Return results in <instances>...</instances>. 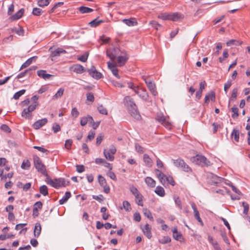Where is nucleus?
<instances>
[{
    "label": "nucleus",
    "mask_w": 250,
    "mask_h": 250,
    "mask_svg": "<svg viewBox=\"0 0 250 250\" xmlns=\"http://www.w3.org/2000/svg\"><path fill=\"white\" fill-rule=\"evenodd\" d=\"M125 105L127 107L131 115L137 120L141 118L137 106L132 98L130 96H126L124 98Z\"/></svg>",
    "instance_id": "1"
},
{
    "label": "nucleus",
    "mask_w": 250,
    "mask_h": 250,
    "mask_svg": "<svg viewBox=\"0 0 250 250\" xmlns=\"http://www.w3.org/2000/svg\"><path fill=\"white\" fill-rule=\"evenodd\" d=\"M45 182L47 184L50 185L55 188H58L61 186L65 187L68 185L69 183V182L66 181L64 178H61L52 180L48 176H47Z\"/></svg>",
    "instance_id": "2"
},
{
    "label": "nucleus",
    "mask_w": 250,
    "mask_h": 250,
    "mask_svg": "<svg viewBox=\"0 0 250 250\" xmlns=\"http://www.w3.org/2000/svg\"><path fill=\"white\" fill-rule=\"evenodd\" d=\"M173 165L176 167L180 169L183 171L190 173L192 170L189 166L181 158H178L176 160H172Z\"/></svg>",
    "instance_id": "3"
},
{
    "label": "nucleus",
    "mask_w": 250,
    "mask_h": 250,
    "mask_svg": "<svg viewBox=\"0 0 250 250\" xmlns=\"http://www.w3.org/2000/svg\"><path fill=\"white\" fill-rule=\"evenodd\" d=\"M34 164L38 172H40L44 176H48L46 167L39 157L35 156L34 157Z\"/></svg>",
    "instance_id": "4"
},
{
    "label": "nucleus",
    "mask_w": 250,
    "mask_h": 250,
    "mask_svg": "<svg viewBox=\"0 0 250 250\" xmlns=\"http://www.w3.org/2000/svg\"><path fill=\"white\" fill-rule=\"evenodd\" d=\"M130 191L135 197V202L138 205L143 206V196L137 188L132 186L130 187Z\"/></svg>",
    "instance_id": "5"
},
{
    "label": "nucleus",
    "mask_w": 250,
    "mask_h": 250,
    "mask_svg": "<svg viewBox=\"0 0 250 250\" xmlns=\"http://www.w3.org/2000/svg\"><path fill=\"white\" fill-rule=\"evenodd\" d=\"M193 162L202 166H208L210 165V162L204 156L197 155L192 158Z\"/></svg>",
    "instance_id": "6"
},
{
    "label": "nucleus",
    "mask_w": 250,
    "mask_h": 250,
    "mask_svg": "<svg viewBox=\"0 0 250 250\" xmlns=\"http://www.w3.org/2000/svg\"><path fill=\"white\" fill-rule=\"evenodd\" d=\"M120 53V50L118 47L109 48L106 51V55L111 60L115 59Z\"/></svg>",
    "instance_id": "7"
},
{
    "label": "nucleus",
    "mask_w": 250,
    "mask_h": 250,
    "mask_svg": "<svg viewBox=\"0 0 250 250\" xmlns=\"http://www.w3.org/2000/svg\"><path fill=\"white\" fill-rule=\"evenodd\" d=\"M87 71L89 74L95 79L98 80L103 77L102 73L98 72L94 66H92L90 69L87 70Z\"/></svg>",
    "instance_id": "8"
},
{
    "label": "nucleus",
    "mask_w": 250,
    "mask_h": 250,
    "mask_svg": "<svg viewBox=\"0 0 250 250\" xmlns=\"http://www.w3.org/2000/svg\"><path fill=\"white\" fill-rule=\"evenodd\" d=\"M148 88L154 96H156L157 92L156 90V86L154 83L151 81H147L146 79H144Z\"/></svg>",
    "instance_id": "9"
},
{
    "label": "nucleus",
    "mask_w": 250,
    "mask_h": 250,
    "mask_svg": "<svg viewBox=\"0 0 250 250\" xmlns=\"http://www.w3.org/2000/svg\"><path fill=\"white\" fill-rule=\"evenodd\" d=\"M48 120L47 118H43L37 121L34 123L32 126L35 129H39L41 127L47 124Z\"/></svg>",
    "instance_id": "10"
},
{
    "label": "nucleus",
    "mask_w": 250,
    "mask_h": 250,
    "mask_svg": "<svg viewBox=\"0 0 250 250\" xmlns=\"http://www.w3.org/2000/svg\"><path fill=\"white\" fill-rule=\"evenodd\" d=\"M70 69L77 74H82L85 71L84 67L80 64H75L70 67Z\"/></svg>",
    "instance_id": "11"
},
{
    "label": "nucleus",
    "mask_w": 250,
    "mask_h": 250,
    "mask_svg": "<svg viewBox=\"0 0 250 250\" xmlns=\"http://www.w3.org/2000/svg\"><path fill=\"white\" fill-rule=\"evenodd\" d=\"M128 60L127 55L125 52H121V54L117 58V61L120 66H123Z\"/></svg>",
    "instance_id": "12"
},
{
    "label": "nucleus",
    "mask_w": 250,
    "mask_h": 250,
    "mask_svg": "<svg viewBox=\"0 0 250 250\" xmlns=\"http://www.w3.org/2000/svg\"><path fill=\"white\" fill-rule=\"evenodd\" d=\"M156 119L159 122L161 123L166 127L168 128L169 127L170 123L167 120L166 118L163 116V115L161 114H158Z\"/></svg>",
    "instance_id": "13"
},
{
    "label": "nucleus",
    "mask_w": 250,
    "mask_h": 250,
    "mask_svg": "<svg viewBox=\"0 0 250 250\" xmlns=\"http://www.w3.org/2000/svg\"><path fill=\"white\" fill-rule=\"evenodd\" d=\"M107 65L108 68L112 71L113 75L118 79H120V77L118 74V69L117 68L116 65L110 62H107Z\"/></svg>",
    "instance_id": "14"
},
{
    "label": "nucleus",
    "mask_w": 250,
    "mask_h": 250,
    "mask_svg": "<svg viewBox=\"0 0 250 250\" xmlns=\"http://www.w3.org/2000/svg\"><path fill=\"white\" fill-rule=\"evenodd\" d=\"M143 161L146 167H151L153 165V162L152 160L147 154H145L143 155Z\"/></svg>",
    "instance_id": "15"
},
{
    "label": "nucleus",
    "mask_w": 250,
    "mask_h": 250,
    "mask_svg": "<svg viewBox=\"0 0 250 250\" xmlns=\"http://www.w3.org/2000/svg\"><path fill=\"white\" fill-rule=\"evenodd\" d=\"M151 229V228L148 224H146L144 228L142 229L144 234L148 239H150L152 237Z\"/></svg>",
    "instance_id": "16"
},
{
    "label": "nucleus",
    "mask_w": 250,
    "mask_h": 250,
    "mask_svg": "<svg viewBox=\"0 0 250 250\" xmlns=\"http://www.w3.org/2000/svg\"><path fill=\"white\" fill-rule=\"evenodd\" d=\"M155 172L161 183L165 185L166 184V181L165 180L166 175L158 169H156Z\"/></svg>",
    "instance_id": "17"
},
{
    "label": "nucleus",
    "mask_w": 250,
    "mask_h": 250,
    "mask_svg": "<svg viewBox=\"0 0 250 250\" xmlns=\"http://www.w3.org/2000/svg\"><path fill=\"white\" fill-rule=\"evenodd\" d=\"M209 100L214 102L215 100V94L213 91H210L207 94L205 98V103L208 104Z\"/></svg>",
    "instance_id": "18"
},
{
    "label": "nucleus",
    "mask_w": 250,
    "mask_h": 250,
    "mask_svg": "<svg viewBox=\"0 0 250 250\" xmlns=\"http://www.w3.org/2000/svg\"><path fill=\"white\" fill-rule=\"evenodd\" d=\"M24 12V10L23 8L21 9L17 12H16L14 15H12L10 17V19L12 21H15V20L20 19L23 16Z\"/></svg>",
    "instance_id": "19"
},
{
    "label": "nucleus",
    "mask_w": 250,
    "mask_h": 250,
    "mask_svg": "<svg viewBox=\"0 0 250 250\" xmlns=\"http://www.w3.org/2000/svg\"><path fill=\"white\" fill-rule=\"evenodd\" d=\"M138 96L144 101H147L148 98V95L146 89L144 88H140V91L138 93Z\"/></svg>",
    "instance_id": "20"
},
{
    "label": "nucleus",
    "mask_w": 250,
    "mask_h": 250,
    "mask_svg": "<svg viewBox=\"0 0 250 250\" xmlns=\"http://www.w3.org/2000/svg\"><path fill=\"white\" fill-rule=\"evenodd\" d=\"M38 75L44 80L49 79L52 75L46 73V71L43 70H40L37 71Z\"/></svg>",
    "instance_id": "21"
},
{
    "label": "nucleus",
    "mask_w": 250,
    "mask_h": 250,
    "mask_svg": "<svg viewBox=\"0 0 250 250\" xmlns=\"http://www.w3.org/2000/svg\"><path fill=\"white\" fill-rule=\"evenodd\" d=\"M123 22L129 26H134L138 24V22L133 19H124Z\"/></svg>",
    "instance_id": "22"
},
{
    "label": "nucleus",
    "mask_w": 250,
    "mask_h": 250,
    "mask_svg": "<svg viewBox=\"0 0 250 250\" xmlns=\"http://www.w3.org/2000/svg\"><path fill=\"white\" fill-rule=\"evenodd\" d=\"M145 182L150 188H154L155 186V181L150 177H146L145 179Z\"/></svg>",
    "instance_id": "23"
},
{
    "label": "nucleus",
    "mask_w": 250,
    "mask_h": 250,
    "mask_svg": "<svg viewBox=\"0 0 250 250\" xmlns=\"http://www.w3.org/2000/svg\"><path fill=\"white\" fill-rule=\"evenodd\" d=\"M173 238L178 241H181L183 239L182 235L180 232L177 231L176 228H174L173 230Z\"/></svg>",
    "instance_id": "24"
},
{
    "label": "nucleus",
    "mask_w": 250,
    "mask_h": 250,
    "mask_svg": "<svg viewBox=\"0 0 250 250\" xmlns=\"http://www.w3.org/2000/svg\"><path fill=\"white\" fill-rule=\"evenodd\" d=\"M65 53L66 51L64 49L61 48H58L57 49L51 52V56L52 57H55L60 56L61 54H64Z\"/></svg>",
    "instance_id": "25"
},
{
    "label": "nucleus",
    "mask_w": 250,
    "mask_h": 250,
    "mask_svg": "<svg viewBox=\"0 0 250 250\" xmlns=\"http://www.w3.org/2000/svg\"><path fill=\"white\" fill-rule=\"evenodd\" d=\"M88 121L92 123L93 121V119L91 116H88L87 117H83L81 118L80 124L82 126H84Z\"/></svg>",
    "instance_id": "26"
},
{
    "label": "nucleus",
    "mask_w": 250,
    "mask_h": 250,
    "mask_svg": "<svg viewBox=\"0 0 250 250\" xmlns=\"http://www.w3.org/2000/svg\"><path fill=\"white\" fill-rule=\"evenodd\" d=\"M41 224L39 223H37L35 224L34 230V234L35 237H38L41 232Z\"/></svg>",
    "instance_id": "27"
},
{
    "label": "nucleus",
    "mask_w": 250,
    "mask_h": 250,
    "mask_svg": "<svg viewBox=\"0 0 250 250\" xmlns=\"http://www.w3.org/2000/svg\"><path fill=\"white\" fill-rule=\"evenodd\" d=\"M231 136L232 138H233L234 140L238 142L239 139V131L238 129L234 128L231 132Z\"/></svg>",
    "instance_id": "28"
},
{
    "label": "nucleus",
    "mask_w": 250,
    "mask_h": 250,
    "mask_svg": "<svg viewBox=\"0 0 250 250\" xmlns=\"http://www.w3.org/2000/svg\"><path fill=\"white\" fill-rule=\"evenodd\" d=\"M71 193L70 192H66L63 197L59 200V203L62 205L65 203L71 197Z\"/></svg>",
    "instance_id": "29"
},
{
    "label": "nucleus",
    "mask_w": 250,
    "mask_h": 250,
    "mask_svg": "<svg viewBox=\"0 0 250 250\" xmlns=\"http://www.w3.org/2000/svg\"><path fill=\"white\" fill-rule=\"evenodd\" d=\"M155 192L161 197H164L165 195V191L164 188L161 186H157L155 190Z\"/></svg>",
    "instance_id": "30"
},
{
    "label": "nucleus",
    "mask_w": 250,
    "mask_h": 250,
    "mask_svg": "<svg viewBox=\"0 0 250 250\" xmlns=\"http://www.w3.org/2000/svg\"><path fill=\"white\" fill-rule=\"evenodd\" d=\"M12 31L13 32L16 33L19 36H23L24 35V30L20 26L14 27L12 29Z\"/></svg>",
    "instance_id": "31"
},
{
    "label": "nucleus",
    "mask_w": 250,
    "mask_h": 250,
    "mask_svg": "<svg viewBox=\"0 0 250 250\" xmlns=\"http://www.w3.org/2000/svg\"><path fill=\"white\" fill-rule=\"evenodd\" d=\"M182 18V15L178 13L169 14V20L177 21Z\"/></svg>",
    "instance_id": "32"
},
{
    "label": "nucleus",
    "mask_w": 250,
    "mask_h": 250,
    "mask_svg": "<svg viewBox=\"0 0 250 250\" xmlns=\"http://www.w3.org/2000/svg\"><path fill=\"white\" fill-rule=\"evenodd\" d=\"M35 59H36L35 57H31V58L28 59L25 62H24L22 64V65L20 68V70L28 67L29 65H30L31 64L33 61Z\"/></svg>",
    "instance_id": "33"
},
{
    "label": "nucleus",
    "mask_w": 250,
    "mask_h": 250,
    "mask_svg": "<svg viewBox=\"0 0 250 250\" xmlns=\"http://www.w3.org/2000/svg\"><path fill=\"white\" fill-rule=\"evenodd\" d=\"M104 154L107 160L110 161H113L114 160V156L113 155L111 154V153L107 151L106 149L104 150Z\"/></svg>",
    "instance_id": "34"
},
{
    "label": "nucleus",
    "mask_w": 250,
    "mask_h": 250,
    "mask_svg": "<svg viewBox=\"0 0 250 250\" xmlns=\"http://www.w3.org/2000/svg\"><path fill=\"white\" fill-rule=\"evenodd\" d=\"M228 46H231L232 45H239L242 44V42L236 40H231L228 41L227 43Z\"/></svg>",
    "instance_id": "35"
},
{
    "label": "nucleus",
    "mask_w": 250,
    "mask_h": 250,
    "mask_svg": "<svg viewBox=\"0 0 250 250\" xmlns=\"http://www.w3.org/2000/svg\"><path fill=\"white\" fill-rule=\"evenodd\" d=\"M64 91V88H60L57 93L53 96V99H58L61 98L62 96Z\"/></svg>",
    "instance_id": "36"
},
{
    "label": "nucleus",
    "mask_w": 250,
    "mask_h": 250,
    "mask_svg": "<svg viewBox=\"0 0 250 250\" xmlns=\"http://www.w3.org/2000/svg\"><path fill=\"white\" fill-rule=\"evenodd\" d=\"M103 21L102 20H98V19H95L94 20L92 21L89 23V24L90 26L95 27L99 25L100 24L102 23Z\"/></svg>",
    "instance_id": "37"
},
{
    "label": "nucleus",
    "mask_w": 250,
    "mask_h": 250,
    "mask_svg": "<svg viewBox=\"0 0 250 250\" xmlns=\"http://www.w3.org/2000/svg\"><path fill=\"white\" fill-rule=\"evenodd\" d=\"M42 207V204L41 201L37 202L35 203L34 205V208H33V214L35 213V212H37L38 213V209H41Z\"/></svg>",
    "instance_id": "38"
},
{
    "label": "nucleus",
    "mask_w": 250,
    "mask_h": 250,
    "mask_svg": "<svg viewBox=\"0 0 250 250\" xmlns=\"http://www.w3.org/2000/svg\"><path fill=\"white\" fill-rule=\"evenodd\" d=\"M32 113H31L27 108H24L21 113V116L25 118H30L32 116Z\"/></svg>",
    "instance_id": "39"
},
{
    "label": "nucleus",
    "mask_w": 250,
    "mask_h": 250,
    "mask_svg": "<svg viewBox=\"0 0 250 250\" xmlns=\"http://www.w3.org/2000/svg\"><path fill=\"white\" fill-rule=\"evenodd\" d=\"M40 192L43 196H46L48 194V188L45 185L42 186L40 188Z\"/></svg>",
    "instance_id": "40"
},
{
    "label": "nucleus",
    "mask_w": 250,
    "mask_h": 250,
    "mask_svg": "<svg viewBox=\"0 0 250 250\" xmlns=\"http://www.w3.org/2000/svg\"><path fill=\"white\" fill-rule=\"evenodd\" d=\"M79 11L81 13L84 14L90 13L92 12L93 10L87 7L81 6L79 8Z\"/></svg>",
    "instance_id": "41"
},
{
    "label": "nucleus",
    "mask_w": 250,
    "mask_h": 250,
    "mask_svg": "<svg viewBox=\"0 0 250 250\" xmlns=\"http://www.w3.org/2000/svg\"><path fill=\"white\" fill-rule=\"evenodd\" d=\"M173 199L174 200L175 204L176 206L180 209L182 208V205L181 200L178 196L174 195L173 196Z\"/></svg>",
    "instance_id": "42"
},
{
    "label": "nucleus",
    "mask_w": 250,
    "mask_h": 250,
    "mask_svg": "<svg viewBox=\"0 0 250 250\" xmlns=\"http://www.w3.org/2000/svg\"><path fill=\"white\" fill-rule=\"evenodd\" d=\"M123 207H121V209L124 208L125 211H130L131 210V208L130 203L127 201H124L123 203Z\"/></svg>",
    "instance_id": "43"
},
{
    "label": "nucleus",
    "mask_w": 250,
    "mask_h": 250,
    "mask_svg": "<svg viewBox=\"0 0 250 250\" xmlns=\"http://www.w3.org/2000/svg\"><path fill=\"white\" fill-rule=\"evenodd\" d=\"M36 67L32 66L30 69H27V70H25L24 72H22L19 74L17 75V78L18 79L21 78L23 77L25 75V74L27 73H28V72H29L30 70H35L36 69Z\"/></svg>",
    "instance_id": "44"
},
{
    "label": "nucleus",
    "mask_w": 250,
    "mask_h": 250,
    "mask_svg": "<svg viewBox=\"0 0 250 250\" xmlns=\"http://www.w3.org/2000/svg\"><path fill=\"white\" fill-rule=\"evenodd\" d=\"M88 56V53L85 52L83 55L78 56V60L82 62H86Z\"/></svg>",
    "instance_id": "45"
},
{
    "label": "nucleus",
    "mask_w": 250,
    "mask_h": 250,
    "mask_svg": "<svg viewBox=\"0 0 250 250\" xmlns=\"http://www.w3.org/2000/svg\"><path fill=\"white\" fill-rule=\"evenodd\" d=\"M171 239L168 236H164L162 238L159 239V243L165 244L170 242Z\"/></svg>",
    "instance_id": "46"
},
{
    "label": "nucleus",
    "mask_w": 250,
    "mask_h": 250,
    "mask_svg": "<svg viewBox=\"0 0 250 250\" xmlns=\"http://www.w3.org/2000/svg\"><path fill=\"white\" fill-rule=\"evenodd\" d=\"M51 0H39L38 2V5L40 7L47 6Z\"/></svg>",
    "instance_id": "47"
},
{
    "label": "nucleus",
    "mask_w": 250,
    "mask_h": 250,
    "mask_svg": "<svg viewBox=\"0 0 250 250\" xmlns=\"http://www.w3.org/2000/svg\"><path fill=\"white\" fill-rule=\"evenodd\" d=\"M30 167V163L28 160H24L21 166V167L23 169H28Z\"/></svg>",
    "instance_id": "48"
},
{
    "label": "nucleus",
    "mask_w": 250,
    "mask_h": 250,
    "mask_svg": "<svg viewBox=\"0 0 250 250\" xmlns=\"http://www.w3.org/2000/svg\"><path fill=\"white\" fill-rule=\"evenodd\" d=\"M165 180L166 181V184L167 183V184H169L173 186L175 185V182L173 178L171 176H165Z\"/></svg>",
    "instance_id": "49"
},
{
    "label": "nucleus",
    "mask_w": 250,
    "mask_h": 250,
    "mask_svg": "<svg viewBox=\"0 0 250 250\" xmlns=\"http://www.w3.org/2000/svg\"><path fill=\"white\" fill-rule=\"evenodd\" d=\"M98 110L101 114H102L104 115L107 114V109L103 105H99L98 106Z\"/></svg>",
    "instance_id": "50"
},
{
    "label": "nucleus",
    "mask_w": 250,
    "mask_h": 250,
    "mask_svg": "<svg viewBox=\"0 0 250 250\" xmlns=\"http://www.w3.org/2000/svg\"><path fill=\"white\" fill-rule=\"evenodd\" d=\"M158 18L163 20H169V14L164 13L159 14Z\"/></svg>",
    "instance_id": "51"
},
{
    "label": "nucleus",
    "mask_w": 250,
    "mask_h": 250,
    "mask_svg": "<svg viewBox=\"0 0 250 250\" xmlns=\"http://www.w3.org/2000/svg\"><path fill=\"white\" fill-rule=\"evenodd\" d=\"M25 92V90L24 89H22V90H21L17 92H16L14 96H13V98L15 99V100H17L18 99H19V98L22 95H23Z\"/></svg>",
    "instance_id": "52"
},
{
    "label": "nucleus",
    "mask_w": 250,
    "mask_h": 250,
    "mask_svg": "<svg viewBox=\"0 0 250 250\" xmlns=\"http://www.w3.org/2000/svg\"><path fill=\"white\" fill-rule=\"evenodd\" d=\"M194 217L198 221V222L200 224L201 226H203L204 223L200 217V214H199V211H198L194 212Z\"/></svg>",
    "instance_id": "53"
},
{
    "label": "nucleus",
    "mask_w": 250,
    "mask_h": 250,
    "mask_svg": "<svg viewBox=\"0 0 250 250\" xmlns=\"http://www.w3.org/2000/svg\"><path fill=\"white\" fill-rule=\"evenodd\" d=\"M231 109L233 112V114L232 115V117L233 119L237 118L238 116V108L237 107L233 106Z\"/></svg>",
    "instance_id": "54"
},
{
    "label": "nucleus",
    "mask_w": 250,
    "mask_h": 250,
    "mask_svg": "<svg viewBox=\"0 0 250 250\" xmlns=\"http://www.w3.org/2000/svg\"><path fill=\"white\" fill-rule=\"evenodd\" d=\"M98 181L101 186L107 184L105 178L101 175L98 176Z\"/></svg>",
    "instance_id": "55"
},
{
    "label": "nucleus",
    "mask_w": 250,
    "mask_h": 250,
    "mask_svg": "<svg viewBox=\"0 0 250 250\" xmlns=\"http://www.w3.org/2000/svg\"><path fill=\"white\" fill-rule=\"evenodd\" d=\"M0 129L6 133H10L11 131L10 127L5 124H3L0 126Z\"/></svg>",
    "instance_id": "56"
},
{
    "label": "nucleus",
    "mask_w": 250,
    "mask_h": 250,
    "mask_svg": "<svg viewBox=\"0 0 250 250\" xmlns=\"http://www.w3.org/2000/svg\"><path fill=\"white\" fill-rule=\"evenodd\" d=\"M42 13L41 9L38 8H34L33 9L32 14L35 16H40Z\"/></svg>",
    "instance_id": "57"
},
{
    "label": "nucleus",
    "mask_w": 250,
    "mask_h": 250,
    "mask_svg": "<svg viewBox=\"0 0 250 250\" xmlns=\"http://www.w3.org/2000/svg\"><path fill=\"white\" fill-rule=\"evenodd\" d=\"M242 206L244 208V210H243V213L245 214V215H247L248 213V212H249V205L248 203H246V202H243L242 203Z\"/></svg>",
    "instance_id": "58"
},
{
    "label": "nucleus",
    "mask_w": 250,
    "mask_h": 250,
    "mask_svg": "<svg viewBox=\"0 0 250 250\" xmlns=\"http://www.w3.org/2000/svg\"><path fill=\"white\" fill-rule=\"evenodd\" d=\"M143 211H144V215L146 217H147L148 218H149L150 220L153 219V217L152 216L151 213L149 210H148V209H147L146 208H144V209H143Z\"/></svg>",
    "instance_id": "59"
},
{
    "label": "nucleus",
    "mask_w": 250,
    "mask_h": 250,
    "mask_svg": "<svg viewBox=\"0 0 250 250\" xmlns=\"http://www.w3.org/2000/svg\"><path fill=\"white\" fill-rule=\"evenodd\" d=\"M52 129L54 133H56L61 130V127L58 124H54L52 126Z\"/></svg>",
    "instance_id": "60"
},
{
    "label": "nucleus",
    "mask_w": 250,
    "mask_h": 250,
    "mask_svg": "<svg viewBox=\"0 0 250 250\" xmlns=\"http://www.w3.org/2000/svg\"><path fill=\"white\" fill-rule=\"evenodd\" d=\"M237 91L238 89L237 88H234L233 89L231 96V100H235L236 99Z\"/></svg>",
    "instance_id": "61"
},
{
    "label": "nucleus",
    "mask_w": 250,
    "mask_h": 250,
    "mask_svg": "<svg viewBox=\"0 0 250 250\" xmlns=\"http://www.w3.org/2000/svg\"><path fill=\"white\" fill-rule=\"evenodd\" d=\"M71 115L72 116L75 118H77L79 115V112L78 111L76 108H73L71 110Z\"/></svg>",
    "instance_id": "62"
},
{
    "label": "nucleus",
    "mask_w": 250,
    "mask_h": 250,
    "mask_svg": "<svg viewBox=\"0 0 250 250\" xmlns=\"http://www.w3.org/2000/svg\"><path fill=\"white\" fill-rule=\"evenodd\" d=\"M149 24H151L152 26V27H154L156 30H158L159 27L161 26V24H160L155 21H151Z\"/></svg>",
    "instance_id": "63"
},
{
    "label": "nucleus",
    "mask_w": 250,
    "mask_h": 250,
    "mask_svg": "<svg viewBox=\"0 0 250 250\" xmlns=\"http://www.w3.org/2000/svg\"><path fill=\"white\" fill-rule=\"evenodd\" d=\"M232 84V83L230 81H228L226 83L224 84V91L226 93H227L228 90L230 88Z\"/></svg>",
    "instance_id": "64"
}]
</instances>
